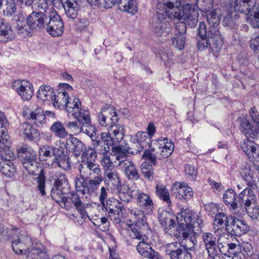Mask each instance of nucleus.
Segmentation results:
<instances>
[{
    "instance_id": "7",
    "label": "nucleus",
    "mask_w": 259,
    "mask_h": 259,
    "mask_svg": "<svg viewBox=\"0 0 259 259\" xmlns=\"http://www.w3.org/2000/svg\"><path fill=\"white\" fill-rule=\"evenodd\" d=\"M149 147V150L144 151L142 157L154 165L156 159L166 158L171 155L174 149V144L168 139L164 138L152 140Z\"/></svg>"
},
{
    "instance_id": "9",
    "label": "nucleus",
    "mask_w": 259,
    "mask_h": 259,
    "mask_svg": "<svg viewBox=\"0 0 259 259\" xmlns=\"http://www.w3.org/2000/svg\"><path fill=\"white\" fill-rule=\"evenodd\" d=\"M8 235L12 249L16 254L27 255L34 247L31 238L25 231L15 228L9 232Z\"/></svg>"
},
{
    "instance_id": "60",
    "label": "nucleus",
    "mask_w": 259,
    "mask_h": 259,
    "mask_svg": "<svg viewBox=\"0 0 259 259\" xmlns=\"http://www.w3.org/2000/svg\"><path fill=\"white\" fill-rule=\"evenodd\" d=\"M94 224L101 231L105 232L108 230L109 228V222L107 218L105 217H102L96 220Z\"/></svg>"
},
{
    "instance_id": "36",
    "label": "nucleus",
    "mask_w": 259,
    "mask_h": 259,
    "mask_svg": "<svg viewBox=\"0 0 259 259\" xmlns=\"http://www.w3.org/2000/svg\"><path fill=\"white\" fill-rule=\"evenodd\" d=\"M27 259H50L47 249L40 243H36L28 253Z\"/></svg>"
},
{
    "instance_id": "25",
    "label": "nucleus",
    "mask_w": 259,
    "mask_h": 259,
    "mask_svg": "<svg viewBox=\"0 0 259 259\" xmlns=\"http://www.w3.org/2000/svg\"><path fill=\"white\" fill-rule=\"evenodd\" d=\"M174 195L180 199H184L189 200L193 196V191L188 184L184 182H178L173 184L172 187Z\"/></svg>"
},
{
    "instance_id": "13",
    "label": "nucleus",
    "mask_w": 259,
    "mask_h": 259,
    "mask_svg": "<svg viewBox=\"0 0 259 259\" xmlns=\"http://www.w3.org/2000/svg\"><path fill=\"white\" fill-rule=\"evenodd\" d=\"M222 11V23L225 27L232 29L236 25V21L240 16L238 11H235L234 6L228 0H224L220 3Z\"/></svg>"
},
{
    "instance_id": "42",
    "label": "nucleus",
    "mask_w": 259,
    "mask_h": 259,
    "mask_svg": "<svg viewBox=\"0 0 259 259\" xmlns=\"http://www.w3.org/2000/svg\"><path fill=\"white\" fill-rule=\"evenodd\" d=\"M104 175L108 186L112 185L117 189L121 184L119 175L116 170H106L104 171Z\"/></svg>"
},
{
    "instance_id": "10",
    "label": "nucleus",
    "mask_w": 259,
    "mask_h": 259,
    "mask_svg": "<svg viewBox=\"0 0 259 259\" xmlns=\"http://www.w3.org/2000/svg\"><path fill=\"white\" fill-rule=\"evenodd\" d=\"M224 235L221 234L217 238L214 235L210 232H203L202 233L201 238L202 239L201 245H203L206 250L209 256L214 259L219 252L222 253L225 251V245L223 243Z\"/></svg>"
},
{
    "instance_id": "19",
    "label": "nucleus",
    "mask_w": 259,
    "mask_h": 259,
    "mask_svg": "<svg viewBox=\"0 0 259 259\" xmlns=\"http://www.w3.org/2000/svg\"><path fill=\"white\" fill-rule=\"evenodd\" d=\"M99 124L104 127H109L118 121V115L116 111L112 107L105 106L98 114Z\"/></svg>"
},
{
    "instance_id": "51",
    "label": "nucleus",
    "mask_w": 259,
    "mask_h": 259,
    "mask_svg": "<svg viewBox=\"0 0 259 259\" xmlns=\"http://www.w3.org/2000/svg\"><path fill=\"white\" fill-rule=\"evenodd\" d=\"M247 22L254 28H259V4L250 12H247Z\"/></svg>"
},
{
    "instance_id": "28",
    "label": "nucleus",
    "mask_w": 259,
    "mask_h": 259,
    "mask_svg": "<svg viewBox=\"0 0 259 259\" xmlns=\"http://www.w3.org/2000/svg\"><path fill=\"white\" fill-rule=\"evenodd\" d=\"M241 148L252 161L259 162V145L250 140H245Z\"/></svg>"
},
{
    "instance_id": "26",
    "label": "nucleus",
    "mask_w": 259,
    "mask_h": 259,
    "mask_svg": "<svg viewBox=\"0 0 259 259\" xmlns=\"http://www.w3.org/2000/svg\"><path fill=\"white\" fill-rule=\"evenodd\" d=\"M223 198L229 210L234 214L238 215L239 195H237L235 191L232 189H227L224 192Z\"/></svg>"
},
{
    "instance_id": "4",
    "label": "nucleus",
    "mask_w": 259,
    "mask_h": 259,
    "mask_svg": "<svg viewBox=\"0 0 259 259\" xmlns=\"http://www.w3.org/2000/svg\"><path fill=\"white\" fill-rule=\"evenodd\" d=\"M19 157L22 161L24 167L30 174L38 175L36 178L37 188L41 195H45V176L43 169L39 167V163L37 161L36 152L30 147L22 148L19 152Z\"/></svg>"
},
{
    "instance_id": "46",
    "label": "nucleus",
    "mask_w": 259,
    "mask_h": 259,
    "mask_svg": "<svg viewBox=\"0 0 259 259\" xmlns=\"http://www.w3.org/2000/svg\"><path fill=\"white\" fill-rule=\"evenodd\" d=\"M16 10L14 0H0V12L4 15H12Z\"/></svg>"
},
{
    "instance_id": "49",
    "label": "nucleus",
    "mask_w": 259,
    "mask_h": 259,
    "mask_svg": "<svg viewBox=\"0 0 259 259\" xmlns=\"http://www.w3.org/2000/svg\"><path fill=\"white\" fill-rule=\"evenodd\" d=\"M78 120L80 125L91 123L90 113L88 110L81 107L72 115Z\"/></svg>"
},
{
    "instance_id": "45",
    "label": "nucleus",
    "mask_w": 259,
    "mask_h": 259,
    "mask_svg": "<svg viewBox=\"0 0 259 259\" xmlns=\"http://www.w3.org/2000/svg\"><path fill=\"white\" fill-rule=\"evenodd\" d=\"M108 131L114 142L116 144L120 142L124 135V130L123 126L116 123L113 124Z\"/></svg>"
},
{
    "instance_id": "56",
    "label": "nucleus",
    "mask_w": 259,
    "mask_h": 259,
    "mask_svg": "<svg viewBox=\"0 0 259 259\" xmlns=\"http://www.w3.org/2000/svg\"><path fill=\"white\" fill-rule=\"evenodd\" d=\"M79 133H82L90 137L93 141L97 138L95 127L90 123L81 124Z\"/></svg>"
},
{
    "instance_id": "20",
    "label": "nucleus",
    "mask_w": 259,
    "mask_h": 259,
    "mask_svg": "<svg viewBox=\"0 0 259 259\" xmlns=\"http://www.w3.org/2000/svg\"><path fill=\"white\" fill-rule=\"evenodd\" d=\"M12 87L23 100H29L33 95V85L27 80H14Z\"/></svg>"
},
{
    "instance_id": "63",
    "label": "nucleus",
    "mask_w": 259,
    "mask_h": 259,
    "mask_svg": "<svg viewBox=\"0 0 259 259\" xmlns=\"http://www.w3.org/2000/svg\"><path fill=\"white\" fill-rule=\"evenodd\" d=\"M150 163V164H148L147 163H143L141 167V170L143 174L144 177L148 179H150L151 177H152L153 175V167L152 166L153 164L151 163Z\"/></svg>"
},
{
    "instance_id": "31",
    "label": "nucleus",
    "mask_w": 259,
    "mask_h": 259,
    "mask_svg": "<svg viewBox=\"0 0 259 259\" xmlns=\"http://www.w3.org/2000/svg\"><path fill=\"white\" fill-rule=\"evenodd\" d=\"M234 6L235 11L240 13L246 14L253 10L255 6L256 0H228Z\"/></svg>"
},
{
    "instance_id": "43",
    "label": "nucleus",
    "mask_w": 259,
    "mask_h": 259,
    "mask_svg": "<svg viewBox=\"0 0 259 259\" xmlns=\"http://www.w3.org/2000/svg\"><path fill=\"white\" fill-rule=\"evenodd\" d=\"M69 96L66 92H59L54 93L52 99L53 105L55 108H64L68 100Z\"/></svg>"
},
{
    "instance_id": "24",
    "label": "nucleus",
    "mask_w": 259,
    "mask_h": 259,
    "mask_svg": "<svg viewBox=\"0 0 259 259\" xmlns=\"http://www.w3.org/2000/svg\"><path fill=\"white\" fill-rule=\"evenodd\" d=\"M182 18L187 25L194 28L198 22L199 13L194 6L189 3L182 5Z\"/></svg>"
},
{
    "instance_id": "15",
    "label": "nucleus",
    "mask_w": 259,
    "mask_h": 259,
    "mask_svg": "<svg viewBox=\"0 0 259 259\" xmlns=\"http://www.w3.org/2000/svg\"><path fill=\"white\" fill-rule=\"evenodd\" d=\"M176 1V2H168L167 0L157 1V9L164 10L167 16L171 19L181 20L182 19V3Z\"/></svg>"
},
{
    "instance_id": "50",
    "label": "nucleus",
    "mask_w": 259,
    "mask_h": 259,
    "mask_svg": "<svg viewBox=\"0 0 259 259\" xmlns=\"http://www.w3.org/2000/svg\"><path fill=\"white\" fill-rule=\"evenodd\" d=\"M81 107V103L79 99L75 96L69 97L64 108L66 111L72 114H74L75 112L78 111V109Z\"/></svg>"
},
{
    "instance_id": "18",
    "label": "nucleus",
    "mask_w": 259,
    "mask_h": 259,
    "mask_svg": "<svg viewBox=\"0 0 259 259\" xmlns=\"http://www.w3.org/2000/svg\"><path fill=\"white\" fill-rule=\"evenodd\" d=\"M49 18L45 30L53 37L61 36L64 32V27L60 16L56 12H53L49 16Z\"/></svg>"
},
{
    "instance_id": "29",
    "label": "nucleus",
    "mask_w": 259,
    "mask_h": 259,
    "mask_svg": "<svg viewBox=\"0 0 259 259\" xmlns=\"http://www.w3.org/2000/svg\"><path fill=\"white\" fill-rule=\"evenodd\" d=\"M66 148L72 152L76 156H79L85 149V145L80 140L70 135L66 139Z\"/></svg>"
},
{
    "instance_id": "1",
    "label": "nucleus",
    "mask_w": 259,
    "mask_h": 259,
    "mask_svg": "<svg viewBox=\"0 0 259 259\" xmlns=\"http://www.w3.org/2000/svg\"><path fill=\"white\" fill-rule=\"evenodd\" d=\"M80 175L75 177V187L82 195H91L98 189L103 181L99 165L91 160L82 161L79 165Z\"/></svg>"
},
{
    "instance_id": "17",
    "label": "nucleus",
    "mask_w": 259,
    "mask_h": 259,
    "mask_svg": "<svg viewBox=\"0 0 259 259\" xmlns=\"http://www.w3.org/2000/svg\"><path fill=\"white\" fill-rule=\"evenodd\" d=\"M49 19L44 13L33 11L27 17L26 23L30 30L40 31L45 30Z\"/></svg>"
},
{
    "instance_id": "30",
    "label": "nucleus",
    "mask_w": 259,
    "mask_h": 259,
    "mask_svg": "<svg viewBox=\"0 0 259 259\" xmlns=\"http://www.w3.org/2000/svg\"><path fill=\"white\" fill-rule=\"evenodd\" d=\"M117 189L119 199L125 203L130 202L132 198L136 196L139 190L136 189L135 187L130 186L128 184H121Z\"/></svg>"
},
{
    "instance_id": "58",
    "label": "nucleus",
    "mask_w": 259,
    "mask_h": 259,
    "mask_svg": "<svg viewBox=\"0 0 259 259\" xmlns=\"http://www.w3.org/2000/svg\"><path fill=\"white\" fill-rule=\"evenodd\" d=\"M80 155L82 161L91 160L92 162H95V159L97 157V153L95 150L90 148H87L86 147L84 151L83 150Z\"/></svg>"
},
{
    "instance_id": "12",
    "label": "nucleus",
    "mask_w": 259,
    "mask_h": 259,
    "mask_svg": "<svg viewBox=\"0 0 259 259\" xmlns=\"http://www.w3.org/2000/svg\"><path fill=\"white\" fill-rule=\"evenodd\" d=\"M257 188L248 187L244 189L239 194V211L238 215H242L245 210L250 206H255L257 204V197L255 193L257 192Z\"/></svg>"
},
{
    "instance_id": "54",
    "label": "nucleus",
    "mask_w": 259,
    "mask_h": 259,
    "mask_svg": "<svg viewBox=\"0 0 259 259\" xmlns=\"http://www.w3.org/2000/svg\"><path fill=\"white\" fill-rule=\"evenodd\" d=\"M156 190V194L159 198L165 202L168 206H169L171 202L168 189L164 187L157 186Z\"/></svg>"
},
{
    "instance_id": "52",
    "label": "nucleus",
    "mask_w": 259,
    "mask_h": 259,
    "mask_svg": "<svg viewBox=\"0 0 259 259\" xmlns=\"http://www.w3.org/2000/svg\"><path fill=\"white\" fill-rule=\"evenodd\" d=\"M53 89L50 86L43 85L39 88L37 92L38 98L42 101H52L54 95Z\"/></svg>"
},
{
    "instance_id": "44",
    "label": "nucleus",
    "mask_w": 259,
    "mask_h": 259,
    "mask_svg": "<svg viewBox=\"0 0 259 259\" xmlns=\"http://www.w3.org/2000/svg\"><path fill=\"white\" fill-rule=\"evenodd\" d=\"M14 38L12 29L4 20L0 18V41L5 42Z\"/></svg>"
},
{
    "instance_id": "34",
    "label": "nucleus",
    "mask_w": 259,
    "mask_h": 259,
    "mask_svg": "<svg viewBox=\"0 0 259 259\" xmlns=\"http://www.w3.org/2000/svg\"><path fill=\"white\" fill-rule=\"evenodd\" d=\"M64 187L54 186L51 191L52 198L57 203H62L64 206H67L68 203V197L65 195L70 192V189L64 190Z\"/></svg>"
},
{
    "instance_id": "8",
    "label": "nucleus",
    "mask_w": 259,
    "mask_h": 259,
    "mask_svg": "<svg viewBox=\"0 0 259 259\" xmlns=\"http://www.w3.org/2000/svg\"><path fill=\"white\" fill-rule=\"evenodd\" d=\"M137 203L140 208H128V212L132 219L138 223H142L145 227L147 223L144 212L152 213L154 209V203L149 194L138 190L136 195Z\"/></svg>"
},
{
    "instance_id": "14",
    "label": "nucleus",
    "mask_w": 259,
    "mask_h": 259,
    "mask_svg": "<svg viewBox=\"0 0 259 259\" xmlns=\"http://www.w3.org/2000/svg\"><path fill=\"white\" fill-rule=\"evenodd\" d=\"M194 244L192 247L183 246L178 242L168 244L165 247V253L170 259H192L191 254L188 250H193Z\"/></svg>"
},
{
    "instance_id": "64",
    "label": "nucleus",
    "mask_w": 259,
    "mask_h": 259,
    "mask_svg": "<svg viewBox=\"0 0 259 259\" xmlns=\"http://www.w3.org/2000/svg\"><path fill=\"white\" fill-rule=\"evenodd\" d=\"M241 253L246 258L250 257L253 254V249L251 244L249 243L241 244Z\"/></svg>"
},
{
    "instance_id": "27",
    "label": "nucleus",
    "mask_w": 259,
    "mask_h": 259,
    "mask_svg": "<svg viewBox=\"0 0 259 259\" xmlns=\"http://www.w3.org/2000/svg\"><path fill=\"white\" fill-rule=\"evenodd\" d=\"M231 222L229 226V229L227 230L228 233L235 236H241L246 233L249 230L247 223L235 217H231Z\"/></svg>"
},
{
    "instance_id": "16",
    "label": "nucleus",
    "mask_w": 259,
    "mask_h": 259,
    "mask_svg": "<svg viewBox=\"0 0 259 259\" xmlns=\"http://www.w3.org/2000/svg\"><path fill=\"white\" fill-rule=\"evenodd\" d=\"M77 192V191L76 192L73 191L68 196V203L66 207L71 204L79 214V217L84 221L87 217L89 218L85 208L88 205L87 202L88 199L91 195L86 194L84 196L80 197Z\"/></svg>"
},
{
    "instance_id": "61",
    "label": "nucleus",
    "mask_w": 259,
    "mask_h": 259,
    "mask_svg": "<svg viewBox=\"0 0 259 259\" xmlns=\"http://www.w3.org/2000/svg\"><path fill=\"white\" fill-rule=\"evenodd\" d=\"M123 208L121 207L118 210H116V211L108 212L109 217L111 221H112L115 224H119L121 222V218L123 215Z\"/></svg>"
},
{
    "instance_id": "39",
    "label": "nucleus",
    "mask_w": 259,
    "mask_h": 259,
    "mask_svg": "<svg viewBox=\"0 0 259 259\" xmlns=\"http://www.w3.org/2000/svg\"><path fill=\"white\" fill-rule=\"evenodd\" d=\"M31 124L23 123L22 125V131L25 137L30 141L36 142L40 140V134L38 131L34 128Z\"/></svg>"
},
{
    "instance_id": "3",
    "label": "nucleus",
    "mask_w": 259,
    "mask_h": 259,
    "mask_svg": "<svg viewBox=\"0 0 259 259\" xmlns=\"http://www.w3.org/2000/svg\"><path fill=\"white\" fill-rule=\"evenodd\" d=\"M178 227L177 231L179 237L188 238L192 233L201 232L202 220L199 215L186 208H182L176 216Z\"/></svg>"
},
{
    "instance_id": "41",
    "label": "nucleus",
    "mask_w": 259,
    "mask_h": 259,
    "mask_svg": "<svg viewBox=\"0 0 259 259\" xmlns=\"http://www.w3.org/2000/svg\"><path fill=\"white\" fill-rule=\"evenodd\" d=\"M159 222L165 230H169L176 225L172 213L167 211H163L158 217Z\"/></svg>"
},
{
    "instance_id": "33",
    "label": "nucleus",
    "mask_w": 259,
    "mask_h": 259,
    "mask_svg": "<svg viewBox=\"0 0 259 259\" xmlns=\"http://www.w3.org/2000/svg\"><path fill=\"white\" fill-rule=\"evenodd\" d=\"M240 173L249 187L253 189L257 188L254 180L253 171L251 166L247 162L242 163L240 169Z\"/></svg>"
},
{
    "instance_id": "57",
    "label": "nucleus",
    "mask_w": 259,
    "mask_h": 259,
    "mask_svg": "<svg viewBox=\"0 0 259 259\" xmlns=\"http://www.w3.org/2000/svg\"><path fill=\"white\" fill-rule=\"evenodd\" d=\"M228 247V252L230 257L237 256L241 252V245L236 243H225ZM226 248V246L225 247Z\"/></svg>"
},
{
    "instance_id": "59",
    "label": "nucleus",
    "mask_w": 259,
    "mask_h": 259,
    "mask_svg": "<svg viewBox=\"0 0 259 259\" xmlns=\"http://www.w3.org/2000/svg\"><path fill=\"white\" fill-rule=\"evenodd\" d=\"M54 186L64 187L65 191L68 188L70 189L66 174L59 173L57 176V179L55 180Z\"/></svg>"
},
{
    "instance_id": "48",
    "label": "nucleus",
    "mask_w": 259,
    "mask_h": 259,
    "mask_svg": "<svg viewBox=\"0 0 259 259\" xmlns=\"http://www.w3.org/2000/svg\"><path fill=\"white\" fill-rule=\"evenodd\" d=\"M63 7L66 15L69 18L72 19H75L77 18L78 15V12L79 10V6L78 2L76 0L74 1V2H70V3H67L62 5Z\"/></svg>"
},
{
    "instance_id": "55",
    "label": "nucleus",
    "mask_w": 259,
    "mask_h": 259,
    "mask_svg": "<svg viewBox=\"0 0 259 259\" xmlns=\"http://www.w3.org/2000/svg\"><path fill=\"white\" fill-rule=\"evenodd\" d=\"M93 146L96 153L105 155L107 154L110 151V146L107 144L98 141L97 137L93 141Z\"/></svg>"
},
{
    "instance_id": "47",
    "label": "nucleus",
    "mask_w": 259,
    "mask_h": 259,
    "mask_svg": "<svg viewBox=\"0 0 259 259\" xmlns=\"http://www.w3.org/2000/svg\"><path fill=\"white\" fill-rule=\"evenodd\" d=\"M50 131L59 139H65L68 135L63 123L60 121L54 122L50 127Z\"/></svg>"
},
{
    "instance_id": "2",
    "label": "nucleus",
    "mask_w": 259,
    "mask_h": 259,
    "mask_svg": "<svg viewBox=\"0 0 259 259\" xmlns=\"http://www.w3.org/2000/svg\"><path fill=\"white\" fill-rule=\"evenodd\" d=\"M39 155L49 167L58 166L65 170L71 168L70 158L63 145H44L39 148Z\"/></svg>"
},
{
    "instance_id": "11",
    "label": "nucleus",
    "mask_w": 259,
    "mask_h": 259,
    "mask_svg": "<svg viewBox=\"0 0 259 259\" xmlns=\"http://www.w3.org/2000/svg\"><path fill=\"white\" fill-rule=\"evenodd\" d=\"M14 157L13 152L6 144H0V171L8 177L13 176L15 172L11 162L14 160Z\"/></svg>"
},
{
    "instance_id": "40",
    "label": "nucleus",
    "mask_w": 259,
    "mask_h": 259,
    "mask_svg": "<svg viewBox=\"0 0 259 259\" xmlns=\"http://www.w3.org/2000/svg\"><path fill=\"white\" fill-rule=\"evenodd\" d=\"M179 27H182V31L179 33H176L172 38V45L179 50H182L185 47V34L186 31V24L181 23Z\"/></svg>"
},
{
    "instance_id": "22",
    "label": "nucleus",
    "mask_w": 259,
    "mask_h": 259,
    "mask_svg": "<svg viewBox=\"0 0 259 259\" xmlns=\"http://www.w3.org/2000/svg\"><path fill=\"white\" fill-rule=\"evenodd\" d=\"M213 7V0H201L200 10L203 12L207 13L206 18L209 26L218 27L220 19Z\"/></svg>"
},
{
    "instance_id": "37",
    "label": "nucleus",
    "mask_w": 259,
    "mask_h": 259,
    "mask_svg": "<svg viewBox=\"0 0 259 259\" xmlns=\"http://www.w3.org/2000/svg\"><path fill=\"white\" fill-rule=\"evenodd\" d=\"M257 127H254L246 118L241 120L240 129L241 132L247 138H256L259 135V131Z\"/></svg>"
},
{
    "instance_id": "5",
    "label": "nucleus",
    "mask_w": 259,
    "mask_h": 259,
    "mask_svg": "<svg viewBox=\"0 0 259 259\" xmlns=\"http://www.w3.org/2000/svg\"><path fill=\"white\" fill-rule=\"evenodd\" d=\"M198 35L199 39L197 42V46L200 51L209 47L212 51L217 53L221 49L223 40L218 27H207L204 22H200Z\"/></svg>"
},
{
    "instance_id": "32",
    "label": "nucleus",
    "mask_w": 259,
    "mask_h": 259,
    "mask_svg": "<svg viewBox=\"0 0 259 259\" xmlns=\"http://www.w3.org/2000/svg\"><path fill=\"white\" fill-rule=\"evenodd\" d=\"M231 217H233L227 215L223 212L217 213L213 223V229L214 233L218 232L224 227L226 228L227 231L229 229L230 221H231Z\"/></svg>"
},
{
    "instance_id": "53",
    "label": "nucleus",
    "mask_w": 259,
    "mask_h": 259,
    "mask_svg": "<svg viewBox=\"0 0 259 259\" xmlns=\"http://www.w3.org/2000/svg\"><path fill=\"white\" fill-rule=\"evenodd\" d=\"M102 207L106 211H116V210H118L121 207H123L122 204L117 199L113 198H109L104 202V205L101 204Z\"/></svg>"
},
{
    "instance_id": "62",
    "label": "nucleus",
    "mask_w": 259,
    "mask_h": 259,
    "mask_svg": "<svg viewBox=\"0 0 259 259\" xmlns=\"http://www.w3.org/2000/svg\"><path fill=\"white\" fill-rule=\"evenodd\" d=\"M137 246V250L142 256H145L148 251L150 250L151 247L146 242L147 240H139Z\"/></svg>"
},
{
    "instance_id": "6",
    "label": "nucleus",
    "mask_w": 259,
    "mask_h": 259,
    "mask_svg": "<svg viewBox=\"0 0 259 259\" xmlns=\"http://www.w3.org/2000/svg\"><path fill=\"white\" fill-rule=\"evenodd\" d=\"M114 163L124 174L128 180H137L140 178L138 171L134 162L127 157L131 154H134L135 152L127 144L125 146H117L115 148Z\"/></svg>"
},
{
    "instance_id": "35",
    "label": "nucleus",
    "mask_w": 259,
    "mask_h": 259,
    "mask_svg": "<svg viewBox=\"0 0 259 259\" xmlns=\"http://www.w3.org/2000/svg\"><path fill=\"white\" fill-rule=\"evenodd\" d=\"M132 220L134 223L130 226L131 229L130 235L131 238L138 240H147L148 238L144 234L143 231L148 229V225L147 224V227L146 228L142 223H138L134 219Z\"/></svg>"
},
{
    "instance_id": "21",
    "label": "nucleus",
    "mask_w": 259,
    "mask_h": 259,
    "mask_svg": "<svg viewBox=\"0 0 259 259\" xmlns=\"http://www.w3.org/2000/svg\"><path fill=\"white\" fill-rule=\"evenodd\" d=\"M23 114L26 116L29 124L39 127L46 123L44 111L40 107L35 109L27 108L23 110Z\"/></svg>"
},
{
    "instance_id": "23",
    "label": "nucleus",
    "mask_w": 259,
    "mask_h": 259,
    "mask_svg": "<svg viewBox=\"0 0 259 259\" xmlns=\"http://www.w3.org/2000/svg\"><path fill=\"white\" fill-rule=\"evenodd\" d=\"M117 5L120 10L134 14L137 11V3L135 0H107L105 8L109 9Z\"/></svg>"
},
{
    "instance_id": "38",
    "label": "nucleus",
    "mask_w": 259,
    "mask_h": 259,
    "mask_svg": "<svg viewBox=\"0 0 259 259\" xmlns=\"http://www.w3.org/2000/svg\"><path fill=\"white\" fill-rule=\"evenodd\" d=\"M150 142V137L148 136L147 133L143 132H138L134 139L135 145L137 143V149H135V154L140 153L142 149L149 145Z\"/></svg>"
}]
</instances>
